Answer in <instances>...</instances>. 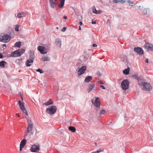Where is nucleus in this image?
Wrapping results in <instances>:
<instances>
[{"instance_id":"f8f14e48","label":"nucleus","mask_w":153,"mask_h":153,"mask_svg":"<svg viewBox=\"0 0 153 153\" xmlns=\"http://www.w3.org/2000/svg\"><path fill=\"white\" fill-rule=\"evenodd\" d=\"M86 70V67L85 66H83L79 68L78 71V74L80 76L83 74Z\"/></svg>"},{"instance_id":"13d9d810","label":"nucleus","mask_w":153,"mask_h":153,"mask_svg":"<svg viewBox=\"0 0 153 153\" xmlns=\"http://www.w3.org/2000/svg\"><path fill=\"white\" fill-rule=\"evenodd\" d=\"M3 47H4H4H6V45L5 44H3Z\"/></svg>"},{"instance_id":"473e14b6","label":"nucleus","mask_w":153,"mask_h":153,"mask_svg":"<svg viewBox=\"0 0 153 153\" xmlns=\"http://www.w3.org/2000/svg\"><path fill=\"white\" fill-rule=\"evenodd\" d=\"M149 8H144L143 11V13L144 14H146L147 13L148 11H149Z\"/></svg>"},{"instance_id":"0eeeda50","label":"nucleus","mask_w":153,"mask_h":153,"mask_svg":"<svg viewBox=\"0 0 153 153\" xmlns=\"http://www.w3.org/2000/svg\"><path fill=\"white\" fill-rule=\"evenodd\" d=\"M38 50L42 54H45L47 53V49L43 46H39L37 48Z\"/></svg>"},{"instance_id":"39448f33","label":"nucleus","mask_w":153,"mask_h":153,"mask_svg":"<svg viewBox=\"0 0 153 153\" xmlns=\"http://www.w3.org/2000/svg\"><path fill=\"white\" fill-rule=\"evenodd\" d=\"M91 102L92 104L96 107L99 108L100 106V103L99 97H95V100L93 99L91 100Z\"/></svg>"},{"instance_id":"603ef678","label":"nucleus","mask_w":153,"mask_h":153,"mask_svg":"<svg viewBox=\"0 0 153 153\" xmlns=\"http://www.w3.org/2000/svg\"><path fill=\"white\" fill-rule=\"evenodd\" d=\"M24 147H23L20 146V151H22V149Z\"/></svg>"},{"instance_id":"ea45409f","label":"nucleus","mask_w":153,"mask_h":153,"mask_svg":"<svg viewBox=\"0 0 153 153\" xmlns=\"http://www.w3.org/2000/svg\"><path fill=\"white\" fill-rule=\"evenodd\" d=\"M127 2L129 3V5L130 6H133V2L132 1H127Z\"/></svg>"},{"instance_id":"4468645a","label":"nucleus","mask_w":153,"mask_h":153,"mask_svg":"<svg viewBox=\"0 0 153 153\" xmlns=\"http://www.w3.org/2000/svg\"><path fill=\"white\" fill-rule=\"evenodd\" d=\"M138 85L139 86H140V87H142V84H143L144 83H145V80L144 79H143L142 78H141L140 77H139V78L138 79Z\"/></svg>"},{"instance_id":"f704fd0d","label":"nucleus","mask_w":153,"mask_h":153,"mask_svg":"<svg viewBox=\"0 0 153 153\" xmlns=\"http://www.w3.org/2000/svg\"><path fill=\"white\" fill-rule=\"evenodd\" d=\"M114 2L116 3H117L118 2H121L122 3H124L126 1V0H122L121 1H118L117 0H114Z\"/></svg>"},{"instance_id":"c03bdc74","label":"nucleus","mask_w":153,"mask_h":153,"mask_svg":"<svg viewBox=\"0 0 153 153\" xmlns=\"http://www.w3.org/2000/svg\"><path fill=\"white\" fill-rule=\"evenodd\" d=\"M100 88H102L103 89H105V87L103 85H100Z\"/></svg>"},{"instance_id":"a878e982","label":"nucleus","mask_w":153,"mask_h":153,"mask_svg":"<svg viewBox=\"0 0 153 153\" xmlns=\"http://www.w3.org/2000/svg\"><path fill=\"white\" fill-rule=\"evenodd\" d=\"M53 102L52 101H50L49 100L45 102V103H43V105H45L46 106H48L51 104H53Z\"/></svg>"},{"instance_id":"1a4fd4ad","label":"nucleus","mask_w":153,"mask_h":153,"mask_svg":"<svg viewBox=\"0 0 153 153\" xmlns=\"http://www.w3.org/2000/svg\"><path fill=\"white\" fill-rule=\"evenodd\" d=\"M40 150L39 145H33L30 148V151L33 152H36Z\"/></svg>"},{"instance_id":"e2e57ef3","label":"nucleus","mask_w":153,"mask_h":153,"mask_svg":"<svg viewBox=\"0 0 153 153\" xmlns=\"http://www.w3.org/2000/svg\"><path fill=\"white\" fill-rule=\"evenodd\" d=\"M140 6H139V7H138V9H140Z\"/></svg>"},{"instance_id":"6ab92c4d","label":"nucleus","mask_w":153,"mask_h":153,"mask_svg":"<svg viewBox=\"0 0 153 153\" xmlns=\"http://www.w3.org/2000/svg\"><path fill=\"white\" fill-rule=\"evenodd\" d=\"M92 79V77L91 76H88L86 77L85 79L84 82L86 83L89 82Z\"/></svg>"},{"instance_id":"37998d69","label":"nucleus","mask_w":153,"mask_h":153,"mask_svg":"<svg viewBox=\"0 0 153 153\" xmlns=\"http://www.w3.org/2000/svg\"><path fill=\"white\" fill-rule=\"evenodd\" d=\"M97 82L98 83H100V84H104L102 80H100V81H98Z\"/></svg>"},{"instance_id":"49530a36","label":"nucleus","mask_w":153,"mask_h":153,"mask_svg":"<svg viewBox=\"0 0 153 153\" xmlns=\"http://www.w3.org/2000/svg\"><path fill=\"white\" fill-rule=\"evenodd\" d=\"M96 23L95 21H94L93 20H92V24H96Z\"/></svg>"},{"instance_id":"09e8293b","label":"nucleus","mask_w":153,"mask_h":153,"mask_svg":"<svg viewBox=\"0 0 153 153\" xmlns=\"http://www.w3.org/2000/svg\"><path fill=\"white\" fill-rule=\"evenodd\" d=\"M92 46L93 47H97V44H93L92 45Z\"/></svg>"},{"instance_id":"ddd939ff","label":"nucleus","mask_w":153,"mask_h":153,"mask_svg":"<svg viewBox=\"0 0 153 153\" xmlns=\"http://www.w3.org/2000/svg\"><path fill=\"white\" fill-rule=\"evenodd\" d=\"M120 58L121 60L125 64H128V61L126 56L124 55H121L120 56Z\"/></svg>"},{"instance_id":"bb28decb","label":"nucleus","mask_w":153,"mask_h":153,"mask_svg":"<svg viewBox=\"0 0 153 153\" xmlns=\"http://www.w3.org/2000/svg\"><path fill=\"white\" fill-rule=\"evenodd\" d=\"M19 106L21 109H22L25 108L24 104L20 100L19 101Z\"/></svg>"},{"instance_id":"c756f323","label":"nucleus","mask_w":153,"mask_h":153,"mask_svg":"<svg viewBox=\"0 0 153 153\" xmlns=\"http://www.w3.org/2000/svg\"><path fill=\"white\" fill-rule=\"evenodd\" d=\"M92 10L93 13L96 14H98L97 10H96V7L94 6H93L92 7Z\"/></svg>"},{"instance_id":"680f3d73","label":"nucleus","mask_w":153,"mask_h":153,"mask_svg":"<svg viewBox=\"0 0 153 153\" xmlns=\"http://www.w3.org/2000/svg\"><path fill=\"white\" fill-rule=\"evenodd\" d=\"M56 28L57 29H58V28H59V27H56Z\"/></svg>"},{"instance_id":"e433bc0d","label":"nucleus","mask_w":153,"mask_h":153,"mask_svg":"<svg viewBox=\"0 0 153 153\" xmlns=\"http://www.w3.org/2000/svg\"><path fill=\"white\" fill-rule=\"evenodd\" d=\"M23 112L25 113L26 115H28V114L27 112V111H26V109H25V108H23L22 109H21Z\"/></svg>"},{"instance_id":"423d86ee","label":"nucleus","mask_w":153,"mask_h":153,"mask_svg":"<svg viewBox=\"0 0 153 153\" xmlns=\"http://www.w3.org/2000/svg\"><path fill=\"white\" fill-rule=\"evenodd\" d=\"M141 87L143 90L144 91H150L152 89V87L149 84L146 82L142 84V87Z\"/></svg>"},{"instance_id":"f03ea898","label":"nucleus","mask_w":153,"mask_h":153,"mask_svg":"<svg viewBox=\"0 0 153 153\" xmlns=\"http://www.w3.org/2000/svg\"><path fill=\"white\" fill-rule=\"evenodd\" d=\"M11 39V37L8 34L1 33L0 34V42L7 43Z\"/></svg>"},{"instance_id":"69168bd1","label":"nucleus","mask_w":153,"mask_h":153,"mask_svg":"<svg viewBox=\"0 0 153 153\" xmlns=\"http://www.w3.org/2000/svg\"><path fill=\"white\" fill-rule=\"evenodd\" d=\"M125 118H126V116H125Z\"/></svg>"},{"instance_id":"6e6552de","label":"nucleus","mask_w":153,"mask_h":153,"mask_svg":"<svg viewBox=\"0 0 153 153\" xmlns=\"http://www.w3.org/2000/svg\"><path fill=\"white\" fill-rule=\"evenodd\" d=\"M144 48L145 49L149 51H153V45L152 44L146 43L144 45Z\"/></svg>"},{"instance_id":"2eb2a0df","label":"nucleus","mask_w":153,"mask_h":153,"mask_svg":"<svg viewBox=\"0 0 153 153\" xmlns=\"http://www.w3.org/2000/svg\"><path fill=\"white\" fill-rule=\"evenodd\" d=\"M55 43L57 47L60 48L61 45V39L59 38L56 39V40Z\"/></svg>"},{"instance_id":"79ce46f5","label":"nucleus","mask_w":153,"mask_h":153,"mask_svg":"<svg viewBox=\"0 0 153 153\" xmlns=\"http://www.w3.org/2000/svg\"><path fill=\"white\" fill-rule=\"evenodd\" d=\"M67 28L66 27H64L62 30H61V31L62 32H64L65 31L66 29Z\"/></svg>"},{"instance_id":"b1692460","label":"nucleus","mask_w":153,"mask_h":153,"mask_svg":"<svg viewBox=\"0 0 153 153\" xmlns=\"http://www.w3.org/2000/svg\"><path fill=\"white\" fill-rule=\"evenodd\" d=\"M41 59L44 62L46 61H49L50 60V58L48 56L42 57L41 58Z\"/></svg>"},{"instance_id":"9d476101","label":"nucleus","mask_w":153,"mask_h":153,"mask_svg":"<svg viewBox=\"0 0 153 153\" xmlns=\"http://www.w3.org/2000/svg\"><path fill=\"white\" fill-rule=\"evenodd\" d=\"M27 122L28 124L27 130L30 132L33 128V123L30 120H27Z\"/></svg>"},{"instance_id":"f3484780","label":"nucleus","mask_w":153,"mask_h":153,"mask_svg":"<svg viewBox=\"0 0 153 153\" xmlns=\"http://www.w3.org/2000/svg\"><path fill=\"white\" fill-rule=\"evenodd\" d=\"M95 86V84L94 83H92L90 84L88 88L87 89V91L88 93H89L92 89Z\"/></svg>"},{"instance_id":"72a5a7b5","label":"nucleus","mask_w":153,"mask_h":153,"mask_svg":"<svg viewBox=\"0 0 153 153\" xmlns=\"http://www.w3.org/2000/svg\"><path fill=\"white\" fill-rule=\"evenodd\" d=\"M134 79L138 80L139 77H138L137 76L136 74L133 75L131 76Z\"/></svg>"},{"instance_id":"bf43d9fd","label":"nucleus","mask_w":153,"mask_h":153,"mask_svg":"<svg viewBox=\"0 0 153 153\" xmlns=\"http://www.w3.org/2000/svg\"><path fill=\"white\" fill-rule=\"evenodd\" d=\"M95 145L96 146H97V143H95Z\"/></svg>"},{"instance_id":"0e129e2a","label":"nucleus","mask_w":153,"mask_h":153,"mask_svg":"<svg viewBox=\"0 0 153 153\" xmlns=\"http://www.w3.org/2000/svg\"><path fill=\"white\" fill-rule=\"evenodd\" d=\"M79 65V64H77V66H78V65Z\"/></svg>"},{"instance_id":"8fccbe9b","label":"nucleus","mask_w":153,"mask_h":153,"mask_svg":"<svg viewBox=\"0 0 153 153\" xmlns=\"http://www.w3.org/2000/svg\"><path fill=\"white\" fill-rule=\"evenodd\" d=\"M29 133H30V134H29L30 136L32 135H33V132L30 131Z\"/></svg>"},{"instance_id":"c85d7f7f","label":"nucleus","mask_w":153,"mask_h":153,"mask_svg":"<svg viewBox=\"0 0 153 153\" xmlns=\"http://www.w3.org/2000/svg\"><path fill=\"white\" fill-rule=\"evenodd\" d=\"M29 58L30 59H32L34 60L35 58V56L33 52H31L29 56Z\"/></svg>"},{"instance_id":"4be33fe9","label":"nucleus","mask_w":153,"mask_h":153,"mask_svg":"<svg viewBox=\"0 0 153 153\" xmlns=\"http://www.w3.org/2000/svg\"><path fill=\"white\" fill-rule=\"evenodd\" d=\"M6 64V62L5 61L2 60L0 62V67L1 68H4L5 67V65Z\"/></svg>"},{"instance_id":"4c0bfd02","label":"nucleus","mask_w":153,"mask_h":153,"mask_svg":"<svg viewBox=\"0 0 153 153\" xmlns=\"http://www.w3.org/2000/svg\"><path fill=\"white\" fill-rule=\"evenodd\" d=\"M105 112V110L104 109H102V110H101L100 112V115H102L104 114Z\"/></svg>"},{"instance_id":"3c124183","label":"nucleus","mask_w":153,"mask_h":153,"mask_svg":"<svg viewBox=\"0 0 153 153\" xmlns=\"http://www.w3.org/2000/svg\"><path fill=\"white\" fill-rule=\"evenodd\" d=\"M148 61H149L148 59H146L145 62L146 63H148Z\"/></svg>"},{"instance_id":"2f4dec72","label":"nucleus","mask_w":153,"mask_h":153,"mask_svg":"<svg viewBox=\"0 0 153 153\" xmlns=\"http://www.w3.org/2000/svg\"><path fill=\"white\" fill-rule=\"evenodd\" d=\"M30 131H28V130H27V131L26 132L25 135L24 136V137L25 138H26L27 137H28V138H29V137L28 136V134H29V133Z\"/></svg>"},{"instance_id":"4d7b16f0","label":"nucleus","mask_w":153,"mask_h":153,"mask_svg":"<svg viewBox=\"0 0 153 153\" xmlns=\"http://www.w3.org/2000/svg\"><path fill=\"white\" fill-rule=\"evenodd\" d=\"M81 27L80 26H79V30H81Z\"/></svg>"},{"instance_id":"5701e85b","label":"nucleus","mask_w":153,"mask_h":153,"mask_svg":"<svg viewBox=\"0 0 153 153\" xmlns=\"http://www.w3.org/2000/svg\"><path fill=\"white\" fill-rule=\"evenodd\" d=\"M65 0H60V4L58 5L59 7L60 8H62L64 6Z\"/></svg>"},{"instance_id":"aec40b11","label":"nucleus","mask_w":153,"mask_h":153,"mask_svg":"<svg viewBox=\"0 0 153 153\" xmlns=\"http://www.w3.org/2000/svg\"><path fill=\"white\" fill-rule=\"evenodd\" d=\"M26 143V140L25 138L23 139L21 141L20 146L24 147Z\"/></svg>"},{"instance_id":"de8ad7c7","label":"nucleus","mask_w":153,"mask_h":153,"mask_svg":"<svg viewBox=\"0 0 153 153\" xmlns=\"http://www.w3.org/2000/svg\"><path fill=\"white\" fill-rule=\"evenodd\" d=\"M3 58V54L1 53H0V58L2 59Z\"/></svg>"},{"instance_id":"7c9ffc66","label":"nucleus","mask_w":153,"mask_h":153,"mask_svg":"<svg viewBox=\"0 0 153 153\" xmlns=\"http://www.w3.org/2000/svg\"><path fill=\"white\" fill-rule=\"evenodd\" d=\"M25 13L22 12V13H19L17 14V17L19 18H21V17L24 16Z\"/></svg>"},{"instance_id":"a18cd8bd","label":"nucleus","mask_w":153,"mask_h":153,"mask_svg":"<svg viewBox=\"0 0 153 153\" xmlns=\"http://www.w3.org/2000/svg\"><path fill=\"white\" fill-rule=\"evenodd\" d=\"M97 13H98V14H100V13H102V11L101 10H98L97 11Z\"/></svg>"},{"instance_id":"9b49d317","label":"nucleus","mask_w":153,"mask_h":153,"mask_svg":"<svg viewBox=\"0 0 153 153\" xmlns=\"http://www.w3.org/2000/svg\"><path fill=\"white\" fill-rule=\"evenodd\" d=\"M134 50L139 55H142L143 54V51L141 48L139 47H135Z\"/></svg>"},{"instance_id":"20e7f679","label":"nucleus","mask_w":153,"mask_h":153,"mask_svg":"<svg viewBox=\"0 0 153 153\" xmlns=\"http://www.w3.org/2000/svg\"><path fill=\"white\" fill-rule=\"evenodd\" d=\"M56 111V108L55 106L52 105L50 108L46 109V112L47 113L52 115L54 114Z\"/></svg>"},{"instance_id":"393cba45","label":"nucleus","mask_w":153,"mask_h":153,"mask_svg":"<svg viewBox=\"0 0 153 153\" xmlns=\"http://www.w3.org/2000/svg\"><path fill=\"white\" fill-rule=\"evenodd\" d=\"M69 130L73 132H74L76 131V129L75 127L72 126H70L68 127Z\"/></svg>"},{"instance_id":"c9c22d12","label":"nucleus","mask_w":153,"mask_h":153,"mask_svg":"<svg viewBox=\"0 0 153 153\" xmlns=\"http://www.w3.org/2000/svg\"><path fill=\"white\" fill-rule=\"evenodd\" d=\"M36 71L38 72H39L40 74H42L44 72V71L42 69L39 68L36 70Z\"/></svg>"},{"instance_id":"f257e3e1","label":"nucleus","mask_w":153,"mask_h":153,"mask_svg":"<svg viewBox=\"0 0 153 153\" xmlns=\"http://www.w3.org/2000/svg\"><path fill=\"white\" fill-rule=\"evenodd\" d=\"M25 50L22 48L18 49L13 52L11 54L12 57H18L21 56L25 52Z\"/></svg>"},{"instance_id":"5fc2aeb1","label":"nucleus","mask_w":153,"mask_h":153,"mask_svg":"<svg viewBox=\"0 0 153 153\" xmlns=\"http://www.w3.org/2000/svg\"><path fill=\"white\" fill-rule=\"evenodd\" d=\"M63 18L65 19H67V16H64V17H63Z\"/></svg>"},{"instance_id":"cd10ccee","label":"nucleus","mask_w":153,"mask_h":153,"mask_svg":"<svg viewBox=\"0 0 153 153\" xmlns=\"http://www.w3.org/2000/svg\"><path fill=\"white\" fill-rule=\"evenodd\" d=\"M21 45V42H17L15 44V46L18 48H20Z\"/></svg>"},{"instance_id":"58836bf2","label":"nucleus","mask_w":153,"mask_h":153,"mask_svg":"<svg viewBox=\"0 0 153 153\" xmlns=\"http://www.w3.org/2000/svg\"><path fill=\"white\" fill-rule=\"evenodd\" d=\"M19 26L18 25H16L15 26V30L16 31H19Z\"/></svg>"},{"instance_id":"412c9836","label":"nucleus","mask_w":153,"mask_h":153,"mask_svg":"<svg viewBox=\"0 0 153 153\" xmlns=\"http://www.w3.org/2000/svg\"><path fill=\"white\" fill-rule=\"evenodd\" d=\"M130 71V68L129 67H128L126 69L123 70V73L124 74L126 75H128L129 74Z\"/></svg>"},{"instance_id":"864d4df0","label":"nucleus","mask_w":153,"mask_h":153,"mask_svg":"<svg viewBox=\"0 0 153 153\" xmlns=\"http://www.w3.org/2000/svg\"><path fill=\"white\" fill-rule=\"evenodd\" d=\"M79 24L80 26H81L82 25V22H79Z\"/></svg>"},{"instance_id":"052dcab7","label":"nucleus","mask_w":153,"mask_h":153,"mask_svg":"<svg viewBox=\"0 0 153 153\" xmlns=\"http://www.w3.org/2000/svg\"><path fill=\"white\" fill-rule=\"evenodd\" d=\"M57 1V0H55V1L54 2H55Z\"/></svg>"},{"instance_id":"7ed1b4c3","label":"nucleus","mask_w":153,"mask_h":153,"mask_svg":"<svg viewBox=\"0 0 153 153\" xmlns=\"http://www.w3.org/2000/svg\"><path fill=\"white\" fill-rule=\"evenodd\" d=\"M129 86V82L126 79L123 80L121 83V87L123 90H126L128 88Z\"/></svg>"},{"instance_id":"a211bd4d","label":"nucleus","mask_w":153,"mask_h":153,"mask_svg":"<svg viewBox=\"0 0 153 153\" xmlns=\"http://www.w3.org/2000/svg\"><path fill=\"white\" fill-rule=\"evenodd\" d=\"M34 60L32 59H30L27 60V61L25 62L26 65L27 67H30L31 66V64H30L29 63L33 62Z\"/></svg>"},{"instance_id":"dca6fc26","label":"nucleus","mask_w":153,"mask_h":153,"mask_svg":"<svg viewBox=\"0 0 153 153\" xmlns=\"http://www.w3.org/2000/svg\"><path fill=\"white\" fill-rule=\"evenodd\" d=\"M49 3L51 7L52 8H55L57 6L56 3L53 0H50Z\"/></svg>"},{"instance_id":"a19ab883","label":"nucleus","mask_w":153,"mask_h":153,"mask_svg":"<svg viewBox=\"0 0 153 153\" xmlns=\"http://www.w3.org/2000/svg\"><path fill=\"white\" fill-rule=\"evenodd\" d=\"M97 74L98 76L99 77H100L101 75V73L99 71L97 72Z\"/></svg>"},{"instance_id":"6e6d98bb","label":"nucleus","mask_w":153,"mask_h":153,"mask_svg":"<svg viewBox=\"0 0 153 153\" xmlns=\"http://www.w3.org/2000/svg\"><path fill=\"white\" fill-rule=\"evenodd\" d=\"M16 115L18 117H20V115H19V114L18 113L16 114Z\"/></svg>"}]
</instances>
